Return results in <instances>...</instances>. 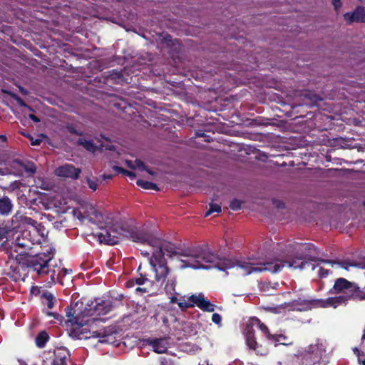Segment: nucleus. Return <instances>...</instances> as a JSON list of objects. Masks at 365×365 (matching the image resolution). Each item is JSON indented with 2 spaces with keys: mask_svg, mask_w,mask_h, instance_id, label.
I'll return each mask as SVG.
<instances>
[{
  "mask_svg": "<svg viewBox=\"0 0 365 365\" xmlns=\"http://www.w3.org/2000/svg\"><path fill=\"white\" fill-rule=\"evenodd\" d=\"M221 212V207L215 203H211L210 205L209 210L206 212L205 216L207 217L214 212L219 213Z\"/></svg>",
  "mask_w": 365,
  "mask_h": 365,
  "instance_id": "obj_27",
  "label": "nucleus"
},
{
  "mask_svg": "<svg viewBox=\"0 0 365 365\" xmlns=\"http://www.w3.org/2000/svg\"><path fill=\"white\" fill-rule=\"evenodd\" d=\"M53 365H68L69 351L65 347H59L54 350Z\"/></svg>",
  "mask_w": 365,
  "mask_h": 365,
  "instance_id": "obj_15",
  "label": "nucleus"
},
{
  "mask_svg": "<svg viewBox=\"0 0 365 365\" xmlns=\"http://www.w3.org/2000/svg\"><path fill=\"white\" fill-rule=\"evenodd\" d=\"M128 165L133 169H138L140 170H146L149 174L153 175V172L150 170L147 169L144 163L140 160H135V161H127Z\"/></svg>",
  "mask_w": 365,
  "mask_h": 365,
  "instance_id": "obj_19",
  "label": "nucleus"
},
{
  "mask_svg": "<svg viewBox=\"0 0 365 365\" xmlns=\"http://www.w3.org/2000/svg\"><path fill=\"white\" fill-rule=\"evenodd\" d=\"M2 138L5 139V137L4 135L0 136V139H2Z\"/></svg>",
  "mask_w": 365,
  "mask_h": 365,
  "instance_id": "obj_48",
  "label": "nucleus"
},
{
  "mask_svg": "<svg viewBox=\"0 0 365 365\" xmlns=\"http://www.w3.org/2000/svg\"><path fill=\"white\" fill-rule=\"evenodd\" d=\"M332 4L336 10H338L341 6V0H332Z\"/></svg>",
  "mask_w": 365,
  "mask_h": 365,
  "instance_id": "obj_35",
  "label": "nucleus"
},
{
  "mask_svg": "<svg viewBox=\"0 0 365 365\" xmlns=\"http://www.w3.org/2000/svg\"><path fill=\"white\" fill-rule=\"evenodd\" d=\"M7 238V230L5 227H0V242Z\"/></svg>",
  "mask_w": 365,
  "mask_h": 365,
  "instance_id": "obj_34",
  "label": "nucleus"
},
{
  "mask_svg": "<svg viewBox=\"0 0 365 365\" xmlns=\"http://www.w3.org/2000/svg\"><path fill=\"white\" fill-rule=\"evenodd\" d=\"M45 304L47 306L48 309H52L54 307L55 302H56V299L51 293H45L43 294Z\"/></svg>",
  "mask_w": 365,
  "mask_h": 365,
  "instance_id": "obj_25",
  "label": "nucleus"
},
{
  "mask_svg": "<svg viewBox=\"0 0 365 365\" xmlns=\"http://www.w3.org/2000/svg\"><path fill=\"white\" fill-rule=\"evenodd\" d=\"M41 139H36L35 140L31 142V144L33 145H38L41 143Z\"/></svg>",
  "mask_w": 365,
  "mask_h": 365,
  "instance_id": "obj_38",
  "label": "nucleus"
},
{
  "mask_svg": "<svg viewBox=\"0 0 365 365\" xmlns=\"http://www.w3.org/2000/svg\"><path fill=\"white\" fill-rule=\"evenodd\" d=\"M108 217H105V225L106 229L102 230L101 232L98 234V240L101 243H105L107 245H115L118 243L119 240V235L130 239L132 241L141 244H148L149 245L148 240H145L144 242H138L136 240H134L133 237H131L130 235H132L133 232H140L145 234L147 237L149 238H158V237L155 236L154 235L149 233L148 232H145L144 230H138V229H126L124 227H115L114 229H112L111 227H108Z\"/></svg>",
  "mask_w": 365,
  "mask_h": 365,
  "instance_id": "obj_6",
  "label": "nucleus"
},
{
  "mask_svg": "<svg viewBox=\"0 0 365 365\" xmlns=\"http://www.w3.org/2000/svg\"><path fill=\"white\" fill-rule=\"evenodd\" d=\"M206 365H211L209 364V361H206Z\"/></svg>",
  "mask_w": 365,
  "mask_h": 365,
  "instance_id": "obj_50",
  "label": "nucleus"
},
{
  "mask_svg": "<svg viewBox=\"0 0 365 365\" xmlns=\"http://www.w3.org/2000/svg\"><path fill=\"white\" fill-rule=\"evenodd\" d=\"M152 282L145 277L140 276L136 279H130L126 282V287L128 288H135V292L143 294L149 292V287Z\"/></svg>",
  "mask_w": 365,
  "mask_h": 365,
  "instance_id": "obj_11",
  "label": "nucleus"
},
{
  "mask_svg": "<svg viewBox=\"0 0 365 365\" xmlns=\"http://www.w3.org/2000/svg\"><path fill=\"white\" fill-rule=\"evenodd\" d=\"M358 361H359V364H361L362 365H365V359L364 361H361V359H359Z\"/></svg>",
  "mask_w": 365,
  "mask_h": 365,
  "instance_id": "obj_43",
  "label": "nucleus"
},
{
  "mask_svg": "<svg viewBox=\"0 0 365 365\" xmlns=\"http://www.w3.org/2000/svg\"><path fill=\"white\" fill-rule=\"evenodd\" d=\"M82 209L85 217H88L91 222L100 226L103 225L104 222L103 215L93 205L86 203Z\"/></svg>",
  "mask_w": 365,
  "mask_h": 365,
  "instance_id": "obj_12",
  "label": "nucleus"
},
{
  "mask_svg": "<svg viewBox=\"0 0 365 365\" xmlns=\"http://www.w3.org/2000/svg\"><path fill=\"white\" fill-rule=\"evenodd\" d=\"M256 328L259 329L262 333H264L267 339H269L271 334L267 326L262 323L260 320L257 317H252L247 323V326L244 331L246 343L250 349H253L256 351L257 354H259L262 356L266 355L267 353L266 350L261 351L258 349V346L254 335L255 329Z\"/></svg>",
  "mask_w": 365,
  "mask_h": 365,
  "instance_id": "obj_7",
  "label": "nucleus"
},
{
  "mask_svg": "<svg viewBox=\"0 0 365 365\" xmlns=\"http://www.w3.org/2000/svg\"><path fill=\"white\" fill-rule=\"evenodd\" d=\"M206 361H205L203 362V364H199V365H206Z\"/></svg>",
  "mask_w": 365,
  "mask_h": 365,
  "instance_id": "obj_46",
  "label": "nucleus"
},
{
  "mask_svg": "<svg viewBox=\"0 0 365 365\" xmlns=\"http://www.w3.org/2000/svg\"><path fill=\"white\" fill-rule=\"evenodd\" d=\"M170 301L173 303H176L182 309L193 307L195 304L192 302H187L184 299H178L176 297H170Z\"/></svg>",
  "mask_w": 365,
  "mask_h": 365,
  "instance_id": "obj_21",
  "label": "nucleus"
},
{
  "mask_svg": "<svg viewBox=\"0 0 365 365\" xmlns=\"http://www.w3.org/2000/svg\"><path fill=\"white\" fill-rule=\"evenodd\" d=\"M81 170L80 168H75L73 165L65 164L58 168L55 173L59 177L76 179L78 178Z\"/></svg>",
  "mask_w": 365,
  "mask_h": 365,
  "instance_id": "obj_13",
  "label": "nucleus"
},
{
  "mask_svg": "<svg viewBox=\"0 0 365 365\" xmlns=\"http://www.w3.org/2000/svg\"><path fill=\"white\" fill-rule=\"evenodd\" d=\"M29 118H30L33 121H34V122H36V123H37V122H39V121H40L39 118H38V117H36L35 115H34V114H30V115H29Z\"/></svg>",
  "mask_w": 365,
  "mask_h": 365,
  "instance_id": "obj_36",
  "label": "nucleus"
},
{
  "mask_svg": "<svg viewBox=\"0 0 365 365\" xmlns=\"http://www.w3.org/2000/svg\"><path fill=\"white\" fill-rule=\"evenodd\" d=\"M23 165L24 163L19 160H14L11 162V166L16 170V172L21 171L23 170Z\"/></svg>",
  "mask_w": 365,
  "mask_h": 365,
  "instance_id": "obj_28",
  "label": "nucleus"
},
{
  "mask_svg": "<svg viewBox=\"0 0 365 365\" xmlns=\"http://www.w3.org/2000/svg\"><path fill=\"white\" fill-rule=\"evenodd\" d=\"M287 337L284 335L279 334V335H272L269 338V341L271 343H273L274 346H276L277 344H287L285 342Z\"/></svg>",
  "mask_w": 365,
  "mask_h": 365,
  "instance_id": "obj_24",
  "label": "nucleus"
},
{
  "mask_svg": "<svg viewBox=\"0 0 365 365\" xmlns=\"http://www.w3.org/2000/svg\"><path fill=\"white\" fill-rule=\"evenodd\" d=\"M54 252L48 248L46 252H39L26 260V264L29 271L38 277L48 276L46 284L51 287L56 283L59 277L69 274L71 270L61 268V262L53 261Z\"/></svg>",
  "mask_w": 365,
  "mask_h": 365,
  "instance_id": "obj_4",
  "label": "nucleus"
},
{
  "mask_svg": "<svg viewBox=\"0 0 365 365\" xmlns=\"http://www.w3.org/2000/svg\"><path fill=\"white\" fill-rule=\"evenodd\" d=\"M22 168L27 173H34L36 170V166L32 163H24V165H23Z\"/></svg>",
  "mask_w": 365,
  "mask_h": 365,
  "instance_id": "obj_29",
  "label": "nucleus"
},
{
  "mask_svg": "<svg viewBox=\"0 0 365 365\" xmlns=\"http://www.w3.org/2000/svg\"><path fill=\"white\" fill-rule=\"evenodd\" d=\"M87 183L88 185V187L93 191L96 190L97 189V186H98V184H97V182L96 180H91V179H89L88 178L87 179Z\"/></svg>",
  "mask_w": 365,
  "mask_h": 365,
  "instance_id": "obj_33",
  "label": "nucleus"
},
{
  "mask_svg": "<svg viewBox=\"0 0 365 365\" xmlns=\"http://www.w3.org/2000/svg\"><path fill=\"white\" fill-rule=\"evenodd\" d=\"M354 352L355 354H356L357 355H359V349H358V348H356V347H355V348L354 349Z\"/></svg>",
  "mask_w": 365,
  "mask_h": 365,
  "instance_id": "obj_41",
  "label": "nucleus"
},
{
  "mask_svg": "<svg viewBox=\"0 0 365 365\" xmlns=\"http://www.w3.org/2000/svg\"><path fill=\"white\" fill-rule=\"evenodd\" d=\"M2 138L5 139V137L4 135L0 136V139H2Z\"/></svg>",
  "mask_w": 365,
  "mask_h": 365,
  "instance_id": "obj_49",
  "label": "nucleus"
},
{
  "mask_svg": "<svg viewBox=\"0 0 365 365\" xmlns=\"http://www.w3.org/2000/svg\"><path fill=\"white\" fill-rule=\"evenodd\" d=\"M212 322L217 324L218 327H222V317L217 313H214L212 316Z\"/></svg>",
  "mask_w": 365,
  "mask_h": 365,
  "instance_id": "obj_31",
  "label": "nucleus"
},
{
  "mask_svg": "<svg viewBox=\"0 0 365 365\" xmlns=\"http://www.w3.org/2000/svg\"><path fill=\"white\" fill-rule=\"evenodd\" d=\"M165 41H171L170 36H167L165 38Z\"/></svg>",
  "mask_w": 365,
  "mask_h": 365,
  "instance_id": "obj_44",
  "label": "nucleus"
},
{
  "mask_svg": "<svg viewBox=\"0 0 365 365\" xmlns=\"http://www.w3.org/2000/svg\"><path fill=\"white\" fill-rule=\"evenodd\" d=\"M43 234L40 233L39 228L24 229L16 231L13 234L10 252L14 250L19 254L26 253L34 245L40 244L43 239Z\"/></svg>",
  "mask_w": 365,
  "mask_h": 365,
  "instance_id": "obj_5",
  "label": "nucleus"
},
{
  "mask_svg": "<svg viewBox=\"0 0 365 365\" xmlns=\"http://www.w3.org/2000/svg\"><path fill=\"white\" fill-rule=\"evenodd\" d=\"M277 206L280 208L284 207V204L282 202H279Z\"/></svg>",
  "mask_w": 365,
  "mask_h": 365,
  "instance_id": "obj_42",
  "label": "nucleus"
},
{
  "mask_svg": "<svg viewBox=\"0 0 365 365\" xmlns=\"http://www.w3.org/2000/svg\"><path fill=\"white\" fill-rule=\"evenodd\" d=\"M49 339L48 334L43 331H41L37 336L36 337V344L38 348H43L45 346L46 342L48 341Z\"/></svg>",
  "mask_w": 365,
  "mask_h": 365,
  "instance_id": "obj_20",
  "label": "nucleus"
},
{
  "mask_svg": "<svg viewBox=\"0 0 365 365\" xmlns=\"http://www.w3.org/2000/svg\"><path fill=\"white\" fill-rule=\"evenodd\" d=\"M18 103H19V105L21 106H25V103L23 102V101L21 99H20L19 98H18Z\"/></svg>",
  "mask_w": 365,
  "mask_h": 365,
  "instance_id": "obj_40",
  "label": "nucleus"
},
{
  "mask_svg": "<svg viewBox=\"0 0 365 365\" xmlns=\"http://www.w3.org/2000/svg\"><path fill=\"white\" fill-rule=\"evenodd\" d=\"M130 235L138 242L149 241L153 251L150 256L148 251H141V254L149 261L152 271L155 273L154 283L163 287L164 290L170 294L175 291L176 277L170 274L164 255H166L178 264L180 269L192 268L194 269H210L216 268L220 271L235 269V273L241 275L240 264L245 262V258H222L212 252L207 247H190L180 248L174 244L160 237L149 238L145 234L133 232Z\"/></svg>",
  "mask_w": 365,
  "mask_h": 365,
  "instance_id": "obj_1",
  "label": "nucleus"
},
{
  "mask_svg": "<svg viewBox=\"0 0 365 365\" xmlns=\"http://www.w3.org/2000/svg\"><path fill=\"white\" fill-rule=\"evenodd\" d=\"M10 173H13V174H15V175L17 174L15 171L10 172Z\"/></svg>",
  "mask_w": 365,
  "mask_h": 365,
  "instance_id": "obj_47",
  "label": "nucleus"
},
{
  "mask_svg": "<svg viewBox=\"0 0 365 365\" xmlns=\"http://www.w3.org/2000/svg\"><path fill=\"white\" fill-rule=\"evenodd\" d=\"M13 209V203L11 199L7 196L0 198V215H9Z\"/></svg>",
  "mask_w": 365,
  "mask_h": 365,
  "instance_id": "obj_17",
  "label": "nucleus"
},
{
  "mask_svg": "<svg viewBox=\"0 0 365 365\" xmlns=\"http://www.w3.org/2000/svg\"><path fill=\"white\" fill-rule=\"evenodd\" d=\"M115 170H118V172L122 173L125 174V175L130 177V179H134L136 177V175L134 172L125 170V169H123L122 168L116 167Z\"/></svg>",
  "mask_w": 365,
  "mask_h": 365,
  "instance_id": "obj_30",
  "label": "nucleus"
},
{
  "mask_svg": "<svg viewBox=\"0 0 365 365\" xmlns=\"http://www.w3.org/2000/svg\"><path fill=\"white\" fill-rule=\"evenodd\" d=\"M137 185L145 190H158V186L149 181H145L143 180H138L136 182Z\"/></svg>",
  "mask_w": 365,
  "mask_h": 365,
  "instance_id": "obj_22",
  "label": "nucleus"
},
{
  "mask_svg": "<svg viewBox=\"0 0 365 365\" xmlns=\"http://www.w3.org/2000/svg\"><path fill=\"white\" fill-rule=\"evenodd\" d=\"M0 173L2 174V175L5 174V173H4V172H1Z\"/></svg>",
  "mask_w": 365,
  "mask_h": 365,
  "instance_id": "obj_51",
  "label": "nucleus"
},
{
  "mask_svg": "<svg viewBox=\"0 0 365 365\" xmlns=\"http://www.w3.org/2000/svg\"><path fill=\"white\" fill-rule=\"evenodd\" d=\"M19 365H28L24 360H19Z\"/></svg>",
  "mask_w": 365,
  "mask_h": 365,
  "instance_id": "obj_39",
  "label": "nucleus"
},
{
  "mask_svg": "<svg viewBox=\"0 0 365 365\" xmlns=\"http://www.w3.org/2000/svg\"><path fill=\"white\" fill-rule=\"evenodd\" d=\"M317 361H318L317 356H315L311 361H309L308 357L305 356L302 359V361H299V358H297L296 360L294 361V363L292 364H282V362L279 361V362H277V365H312Z\"/></svg>",
  "mask_w": 365,
  "mask_h": 365,
  "instance_id": "obj_18",
  "label": "nucleus"
},
{
  "mask_svg": "<svg viewBox=\"0 0 365 365\" xmlns=\"http://www.w3.org/2000/svg\"><path fill=\"white\" fill-rule=\"evenodd\" d=\"M149 344L153 351L158 354H164L168 349V343L165 339H155L149 340Z\"/></svg>",
  "mask_w": 365,
  "mask_h": 365,
  "instance_id": "obj_16",
  "label": "nucleus"
},
{
  "mask_svg": "<svg viewBox=\"0 0 365 365\" xmlns=\"http://www.w3.org/2000/svg\"><path fill=\"white\" fill-rule=\"evenodd\" d=\"M78 143L87 150L92 153L95 152L97 148V146L94 145L91 140H88L86 139H79Z\"/></svg>",
  "mask_w": 365,
  "mask_h": 365,
  "instance_id": "obj_23",
  "label": "nucleus"
},
{
  "mask_svg": "<svg viewBox=\"0 0 365 365\" xmlns=\"http://www.w3.org/2000/svg\"><path fill=\"white\" fill-rule=\"evenodd\" d=\"M283 252L286 259L279 257H267L264 262H257L251 258H245V262L240 264L239 268L242 276L265 271L274 274L282 271L284 267L302 271L311 267L312 270L319 267L318 276L323 278L328 276L329 270L322 267V264H329L331 267L338 265L346 269L342 264L351 263L349 261L337 262L320 258L318 257V249L310 243H289L285 246Z\"/></svg>",
  "mask_w": 365,
  "mask_h": 365,
  "instance_id": "obj_2",
  "label": "nucleus"
},
{
  "mask_svg": "<svg viewBox=\"0 0 365 365\" xmlns=\"http://www.w3.org/2000/svg\"><path fill=\"white\" fill-rule=\"evenodd\" d=\"M88 307V308H85L81 314H76V312L73 314H71V312H66V315L69 318L68 321L73 326V331L71 335L77 339L98 338L101 343L109 342L110 331L106 329L95 331L91 333L90 336H81V335L83 334V330L86 329L81 331L79 329L91 322L101 320L98 317L108 314L113 308L112 302L110 299H98Z\"/></svg>",
  "mask_w": 365,
  "mask_h": 365,
  "instance_id": "obj_3",
  "label": "nucleus"
},
{
  "mask_svg": "<svg viewBox=\"0 0 365 365\" xmlns=\"http://www.w3.org/2000/svg\"><path fill=\"white\" fill-rule=\"evenodd\" d=\"M103 178H104V179H110L111 178V176L110 175L107 176V175H104Z\"/></svg>",
  "mask_w": 365,
  "mask_h": 365,
  "instance_id": "obj_45",
  "label": "nucleus"
},
{
  "mask_svg": "<svg viewBox=\"0 0 365 365\" xmlns=\"http://www.w3.org/2000/svg\"><path fill=\"white\" fill-rule=\"evenodd\" d=\"M12 224L19 227L29 226L27 229H32L33 227L39 228L41 226V224L38 223L37 221L29 217L26 213H24L20 210L17 211L12 217Z\"/></svg>",
  "mask_w": 365,
  "mask_h": 365,
  "instance_id": "obj_9",
  "label": "nucleus"
},
{
  "mask_svg": "<svg viewBox=\"0 0 365 365\" xmlns=\"http://www.w3.org/2000/svg\"><path fill=\"white\" fill-rule=\"evenodd\" d=\"M230 207L233 210H239L241 208V202L239 200L234 199L231 201Z\"/></svg>",
  "mask_w": 365,
  "mask_h": 365,
  "instance_id": "obj_32",
  "label": "nucleus"
},
{
  "mask_svg": "<svg viewBox=\"0 0 365 365\" xmlns=\"http://www.w3.org/2000/svg\"><path fill=\"white\" fill-rule=\"evenodd\" d=\"M46 314L48 316H52V317H53L56 319H58V314L55 313V312H46Z\"/></svg>",
  "mask_w": 365,
  "mask_h": 365,
  "instance_id": "obj_37",
  "label": "nucleus"
},
{
  "mask_svg": "<svg viewBox=\"0 0 365 365\" xmlns=\"http://www.w3.org/2000/svg\"><path fill=\"white\" fill-rule=\"evenodd\" d=\"M343 267L346 269V270H349L350 267H358L361 269H365V262H356V263H344L342 264Z\"/></svg>",
  "mask_w": 365,
  "mask_h": 365,
  "instance_id": "obj_26",
  "label": "nucleus"
},
{
  "mask_svg": "<svg viewBox=\"0 0 365 365\" xmlns=\"http://www.w3.org/2000/svg\"><path fill=\"white\" fill-rule=\"evenodd\" d=\"M189 301L203 312H213L217 307V306L211 303L202 293L191 295L189 297Z\"/></svg>",
  "mask_w": 365,
  "mask_h": 365,
  "instance_id": "obj_10",
  "label": "nucleus"
},
{
  "mask_svg": "<svg viewBox=\"0 0 365 365\" xmlns=\"http://www.w3.org/2000/svg\"><path fill=\"white\" fill-rule=\"evenodd\" d=\"M6 252L9 255V260L6 262L4 272L6 275L10 277L14 281L23 280L24 281V277L21 273V266L15 259L9 250H6Z\"/></svg>",
  "mask_w": 365,
  "mask_h": 365,
  "instance_id": "obj_8",
  "label": "nucleus"
},
{
  "mask_svg": "<svg viewBox=\"0 0 365 365\" xmlns=\"http://www.w3.org/2000/svg\"><path fill=\"white\" fill-rule=\"evenodd\" d=\"M344 19L347 24L365 22V9L362 6H357L353 12L344 14Z\"/></svg>",
  "mask_w": 365,
  "mask_h": 365,
  "instance_id": "obj_14",
  "label": "nucleus"
}]
</instances>
